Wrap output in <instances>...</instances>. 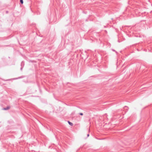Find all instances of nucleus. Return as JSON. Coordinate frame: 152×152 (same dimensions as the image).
Returning <instances> with one entry per match:
<instances>
[{
	"label": "nucleus",
	"instance_id": "obj_2",
	"mask_svg": "<svg viewBox=\"0 0 152 152\" xmlns=\"http://www.w3.org/2000/svg\"><path fill=\"white\" fill-rule=\"evenodd\" d=\"M68 123H69V124L71 126H72L73 125V124L71 123V122H70V121H68Z\"/></svg>",
	"mask_w": 152,
	"mask_h": 152
},
{
	"label": "nucleus",
	"instance_id": "obj_3",
	"mask_svg": "<svg viewBox=\"0 0 152 152\" xmlns=\"http://www.w3.org/2000/svg\"><path fill=\"white\" fill-rule=\"evenodd\" d=\"M20 2L21 4H23V0H20Z\"/></svg>",
	"mask_w": 152,
	"mask_h": 152
},
{
	"label": "nucleus",
	"instance_id": "obj_5",
	"mask_svg": "<svg viewBox=\"0 0 152 152\" xmlns=\"http://www.w3.org/2000/svg\"><path fill=\"white\" fill-rule=\"evenodd\" d=\"M88 136H89V134H88V135H87Z\"/></svg>",
	"mask_w": 152,
	"mask_h": 152
},
{
	"label": "nucleus",
	"instance_id": "obj_1",
	"mask_svg": "<svg viewBox=\"0 0 152 152\" xmlns=\"http://www.w3.org/2000/svg\"><path fill=\"white\" fill-rule=\"evenodd\" d=\"M10 108V107H7L5 108H4V110H8Z\"/></svg>",
	"mask_w": 152,
	"mask_h": 152
},
{
	"label": "nucleus",
	"instance_id": "obj_4",
	"mask_svg": "<svg viewBox=\"0 0 152 152\" xmlns=\"http://www.w3.org/2000/svg\"><path fill=\"white\" fill-rule=\"evenodd\" d=\"M80 114L81 115H83V113H80Z\"/></svg>",
	"mask_w": 152,
	"mask_h": 152
}]
</instances>
